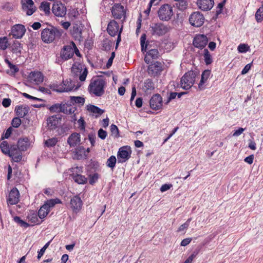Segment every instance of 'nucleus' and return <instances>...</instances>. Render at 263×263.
<instances>
[{
	"mask_svg": "<svg viewBox=\"0 0 263 263\" xmlns=\"http://www.w3.org/2000/svg\"><path fill=\"white\" fill-rule=\"evenodd\" d=\"M105 82L101 78L92 79L88 86L90 94L96 97H101L104 93Z\"/></svg>",
	"mask_w": 263,
	"mask_h": 263,
	"instance_id": "nucleus-1",
	"label": "nucleus"
},
{
	"mask_svg": "<svg viewBox=\"0 0 263 263\" xmlns=\"http://www.w3.org/2000/svg\"><path fill=\"white\" fill-rule=\"evenodd\" d=\"M61 35L60 31L53 27L44 29L41 33L42 39L46 43H51L56 37H59Z\"/></svg>",
	"mask_w": 263,
	"mask_h": 263,
	"instance_id": "nucleus-2",
	"label": "nucleus"
},
{
	"mask_svg": "<svg viewBox=\"0 0 263 263\" xmlns=\"http://www.w3.org/2000/svg\"><path fill=\"white\" fill-rule=\"evenodd\" d=\"M197 73L190 70L186 72L181 78L180 87L185 90L190 89L196 81Z\"/></svg>",
	"mask_w": 263,
	"mask_h": 263,
	"instance_id": "nucleus-3",
	"label": "nucleus"
},
{
	"mask_svg": "<svg viewBox=\"0 0 263 263\" xmlns=\"http://www.w3.org/2000/svg\"><path fill=\"white\" fill-rule=\"evenodd\" d=\"M107 31L111 36L118 35L116 42V46H117L121 40V34L122 32V27L119 29V25L118 23L115 20H112L108 24Z\"/></svg>",
	"mask_w": 263,
	"mask_h": 263,
	"instance_id": "nucleus-4",
	"label": "nucleus"
},
{
	"mask_svg": "<svg viewBox=\"0 0 263 263\" xmlns=\"http://www.w3.org/2000/svg\"><path fill=\"white\" fill-rule=\"evenodd\" d=\"M174 14L173 7L168 4L162 5L158 11L159 19L162 21H168Z\"/></svg>",
	"mask_w": 263,
	"mask_h": 263,
	"instance_id": "nucleus-5",
	"label": "nucleus"
},
{
	"mask_svg": "<svg viewBox=\"0 0 263 263\" xmlns=\"http://www.w3.org/2000/svg\"><path fill=\"white\" fill-rule=\"evenodd\" d=\"M112 17L117 20L123 18L125 21L126 18V10L124 7L120 3L115 4L111 9Z\"/></svg>",
	"mask_w": 263,
	"mask_h": 263,
	"instance_id": "nucleus-6",
	"label": "nucleus"
},
{
	"mask_svg": "<svg viewBox=\"0 0 263 263\" xmlns=\"http://www.w3.org/2000/svg\"><path fill=\"white\" fill-rule=\"evenodd\" d=\"M151 34L154 36H162L169 31V27L161 23L152 24L149 28Z\"/></svg>",
	"mask_w": 263,
	"mask_h": 263,
	"instance_id": "nucleus-7",
	"label": "nucleus"
},
{
	"mask_svg": "<svg viewBox=\"0 0 263 263\" xmlns=\"http://www.w3.org/2000/svg\"><path fill=\"white\" fill-rule=\"evenodd\" d=\"M204 20L203 14L199 11L193 12L189 19L190 24L195 27H201L203 24Z\"/></svg>",
	"mask_w": 263,
	"mask_h": 263,
	"instance_id": "nucleus-8",
	"label": "nucleus"
},
{
	"mask_svg": "<svg viewBox=\"0 0 263 263\" xmlns=\"http://www.w3.org/2000/svg\"><path fill=\"white\" fill-rule=\"evenodd\" d=\"M73 47L75 43L71 42L68 45L64 46L60 52V57L64 61L71 59L73 55Z\"/></svg>",
	"mask_w": 263,
	"mask_h": 263,
	"instance_id": "nucleus-9",
	"label": "nucleus"
},
{
	"mask_svg": "<svg viewBox=\"0 0 263 263\" xmlns=\"http://www.w3.org/2000/svg\"><path fill=\"white\" fill-rule=\"evenodd\" d=\"M71 71L76 75H79V80L81 81H84L88 74V70L87 68L82 65H73Z\"/></svg>",
	"mask_w": 263,
	"mask_h": 263,
	"instance_id": "nucleus-10",
	"label": "nucleus"
},
{
	"mask_svg": "<svg viewBox=\"0 0 263 263\" xmlns=\"http://www.w3.org/2000/svg\"><path fill=\"white\" fill-rule=\"evenodd\" d=\"M23 11L27 15H31L36 9L32 0H21Z\"/></svg>",
	"mask_w": 263,
	"mask_h": 263,
	"instance_id": "nucleus-11",
	"label": "nucleus"
},
{
	"mask_svg": "<svg viewBox=\"0 0 263 263\" xmlns=\"http://www.w3.org/2000/svg\"><path fill=\"white\" fill-rule=\"evenodd\" d=\"M163 64L159 62H155L150 64L147 68V72L151 76H157L163 70Z\"/></svg>",
	"mask_w": 263,
	"mask_h": 263,
	"instance_id": "nucleus-12",
	"label": "nucleus"
},
{
	"mask_svg": "<svg viewBox=\"0 0 263 263\" xmlns=\"http://www.w3.org/2000/svg\"><path fill=\"white\" fill-rule=\"evenodd\" d=\"M26 32V29L24 25L16 24L11 28L10 35L15 39H21Z\"/></svg>",
	"mask_w": 263,
	"mask_h": 263,
	"instance_id": "nucleus-13",
	"label": "nucleus"
},
{
	"mask_svg": "<svg viewBox=\"0 0 263 263\" xmlns=\"http://www.w3.org/2000/svg\"><path fill=\"white\" fill-rule=\"evenodd\" d=\"M44 77L40 71H33L30 73L28 76V81L33 84H40L44 81Z\"/></svg>",
	"mask_w": 263,
	"mask_h": 263,
	"instance_id": "nucleus-14",
	"label": "nucleus"
},
{
	"mask_svg": "<svg viewBox=\"0 0 263 263\" xmlns=\"http://www.w3.org/2000/svg\"><path fill=\"white\" fill-rule=\"evenodd\" d=\"M208 42V38L204 34H197L193 40V44L195 47L202 49L205 47Z\"/></svg>",
	"mask_w": 263,
	"mask_h": 263,
	"instance_id": "nucleus-15",
	"label": "nucleus"
},
{
	"mask_svg": "<svg viewBox=\"0 0 263 263\" xmlns=\"http://www.w3.org/2000/svg\"><path fill=\"white\" fill-rule=\"evenodd\" d=\"M20 200V193L16 187L13 188L9 192L7 201L8 204H17Z\"/></svg>",
	"mask_w": 263,
	"mask_h": 263,
	"instance_id": "nucleus-16",
	"label": "nucleus"
},
{
	"mask_svg": "<svg viewBox=\"0 0 263 263\" xmlns=\"http://www.w3.org/2000/svg\"><path fill=\"white\" fill-rule=\"evenodd\" d=\"M151 108L158 110L162 106V98L159 94L153 95L149 101Z\"/></svg>",
	"mask_w": 263,
	"mask_h": 263,
	"instance_id": "nucleus-17",
	"label": "nucleus"
},
{
	"mask_svg": "<svg viewBox=\"0 0 263 263\" xmlns=\"http://www.w3.org/2000/svg\"><path fill=\"white\" fill-rule=\"evenodd\" d=\"M83 202L80 197L75 196L70 200V206L73 212L77 213L82 209Z\"/></svg>",
	"mask_w": 263,
	"mask_h": 263,
	"instance_id": "nucleus-18",
	"label": "nucleus"
},
{
	"mask_svg": "<svg viewBox=\"0 0 263 263\" xmlns=\"http://www.w3.org/2000/svg\"><path fill=\"white\" fill-rule=\"evenodd\" d=\"M52 11L55 15L60 17L64 16L66 13V9L62 3L54 4Z\"/></svg>",
	"mask_w": 263,
	"mask_h": 263,
	"instance_id": "nucleus-19",
	"label": "nucleus"
},
{
	"mask_svg": "<svg viewBox=\"0 0 263 263\" xmlns=\"http://www.w3.org/2000/svg\"><path fill=\"white\" fill-rule=\"evenodd\" d=\"M130 155V151L126 147L120 148L118 153V159L119 162H123L128 160Z\"/></svg>",
	"mask_w": 263,
	"mask_h": 263,
	"instance_id": "nucleus-20",
	"label": "nucleus"
},
{
	"mask_svg": "<svg viewBox=\"0 0 263 263\" xmlns=\"http://www.w3.org/2000/svg\"><path fill=\"white\" fill-rule=\"evenodd\" d=\"M213 0H197V5L203 11L211 10L214 5Z\"/></svg>",
	"mask_w": 263,
	"mask_h": 263,
	"instance_id": "nucleus-21",
	"label": "nucleus"
},
{
	"mask_svg": "<svg viewBox=\"0 0 263 263\" xmlns=\"http://www.w3.org/2000/svg\"><path fill=\"white\" fill-rule=\"evenodd\" d=\"M21 151L16 146H13L10 147V151L9 156L12 158V160L16 162H20L22 158Z\"/></svg>",
	"mask_w": 263,
	"mask_h": 263,
	"instance_id": "nucleus-22",
	"label": "nucleus"
},
{
	"mask_svg": "<svg viewBox=\"0 0 263 263\" xmlns=\"http://www.w3.org/2000/svg\"><path fill=\"white\" fill-rule=\"evenodd\" d=\"M81 141V136L80 134L72 133L68 138L67 142L71 147L75 146L79 144Z\"/></svg>",
	"mask_w": 263,
	"mask_h": 263,
	"instance_id": "nucleus-23",
	"label": "nucleus"
},
{
	"mask_svg": "<svg viewBox=\"0 0 263 263\" xmlns=\"http://www.w3.org/2000/svg\"><path fill=\"white\" fill-rule=\"evenodd\" d=\"M86 108L89 112H90L92 115L95 116L96 117H98L104 112V110L91 104L87 105Z\"/></svg>",
	"mask_w": 263,
	"mask_h": 263,
	"instance_id": "nucleus-24",
	"label": "nucleus"
},
{
	"mask_svg": "<svg viewBox=\"0 0 263 263\" xmlns=\"http://www.w3.org/2000/svg\"><path fill=\"white\" fill-rule=\"evenodd\" d=\"M30 144L28 138L26 137L18 140L16 147L21 151H25L29 147Z\"/></svg>",
	"mask_w": 263,
	"mask_h": 263,
	"instance_id": "nucleus-25",
	"label": "nucleus"
},
{
	"mask_svg": "<svg viewBox=\"0 0 263 263\" xmlns=\"http://www.w3.org/2000/svg\"><path fill=\"white\" fill-rule=\"evenodd\" d=\"M158 54L159 52L157 49H150L146 54L144 61L146 63L148 64L151 62L152 60L158 58Z\"/></svg>",
	"mask_w": 263,
	"mask_h": 263,
	"instance_id": "nucleus-26",
	"label": "nucleus"
},
{
	"mask_svg": "<svg viewBox=\"0 0 263 263\" xmlns=\"http://www.w3.org/2000/svg\"><path fill=\"white\" fill-rule=\"evenodd\" d=\"M211 75V71L209 70H205L202 73L201 78L199 83L198 84V88L200 90L204 89L205 83L207 81Z\"/></svg>",
	"mask_w": 263,
	"mask_h": 263,
	"instance_id": "nucleus-27",
	"label": "nucleus"
},
{
	"mask_svg": "<svg viewBox=\"0 0 263 263\" xmlns=\"http://www.w3.org/2000/svg\"><path fill=\"white\" fill-rule=\"evenodd\" d=\"M59 118L57 116L50 117L47 120V125L50 129H55L59 124Z\"/></svg>",
	"mask_w": 263,
	"mask_h": 263,
	"instance_id": "nucleus-28",
	"label": "nucleus"
},
{
	"mask_svg": "<svg viewBox=\"0 0 263 263\" xmlns=\"http://www.w3.org/2000/svg\"><path fill=\"white\" fill-rule=\"evenodd\" d=\"M154 84L153 81L148 79L144 81L142 86V90L146 93H149L154 89Z\"/></svg>",
	"mask_w": 263,
	"mask_h": 263,
	"instance_id": "nucleus-29",
	"label": "nucleus"
},
{
	"mask_svg": "<svg viewBox=\"0 0 263 263\" xmlns=\"http://www.w3.org/2000/svg\"><path fill=\"white\" fill-rule=\"evenodd\" d=\"M29 107L26 106L21 105L15 107L17 116L20 118L24 117L29 111Z\"/></svg>",
	"mask_w": 263,
	"mask_h": 263,
	"instance_id": "nucleus-30",
	"label": "nucleus"
},
{
	"mask_svg": "<svg viewBox=\"0 0 263 263\" xmlns=\"http://www.w3.org/2000/svg\"><path fill=\"white\" fill-rule=\"evenodd\" d=\"M61 86L64 89L67 88L68 89L66 90H64V92H67L71 91L73 89L74 85L71 80H66L63 81L62 83L61 84Z\"/></svg>",
	"mask_w": 263,
	"mask_h": 263,
	"instance_id": "nucleus-31",
	"label": "nucleus"
},
{
	"mask_svg": "<svg viewBox=\"0 0 263 263\" xmlns=\"http://www.w3.org/2000/svg\"><path fill=\"white\" fill-rule=\"evenodd\" d=\"M70 100L71 103L78 104L79 106H83L85 101L84 98L82 97L70 96Z\"/></svg>",
	"mask_w": 263,
	"mask_h": 263,
	"instance_id": "nucleus-32",
	"label": "nucleus"
},
{
	"mask_svg": "<svg viewBox=\"0 0 263 263\" xmlns=\"http://www.w3.org/2000/svg\"><path fill=\"white\" fill-rule=\"evenodd\" d=\"M61 203V201L58 198L52 199L47 200L44 203V205H46V207L48 209L50 210V208H53L56 204Z\"/></svg>",
	"mask_w": 263,
	"mask_h": 263,
	"instance_id": "nucleus-33",
	"label": "nucleus"
},
{
	"mask_svg": "<svg viewBox=\"0 0 263 263\" xmlns=\"http://www.w3.org/2000/svg\"><path fill=\"white\" fill-rule=\"evenodd\" d=\"M46 206L42 205L38 212V216L41 219L44 218L50 212V209H48Z\"/></svg>",
	"mask_w": 263,
	"mask_h": 263,
	"instance_id": "nucleus-34",
	"label": "nucleus"
},
{
	"mask_svg": "<svg viewBox=\"0 0 263 263\" xmlns=\"http://www.w3.org/2000/svg\"><path fill=\"white\" fill-rule=\"evenodd\" d=\"M49 87L50 89H51L53 91L58 92H63L64 90H66L68 89L66 88L64 89L61 86V84H58L56 83H53L52 84H50L49 85Z\"/></svg>",
	"mask_w": 263,
	"mask_h": 263,
	"instance_id": "nucleus-35",
	"label": "nucleus"
},
{
	"mask_svg": "<svg viewBox=\"0 0 263 263\" xmlns=\"http://www.w3.org/2000/svg\"><path fill=\"white\" fill-rule=\"evenodd\" d=\"M73 179L75 182L79 184H85L87 181V178L84 176L79 174L73 175Z\"/></svg>",
	"mask_w": 263,
	"mask_h": 263,
	"instance_id": "nucleus-36",
	"label": "nucleus"
},
{
	"mask_svg": "<svg viewBox=\"0 0 263 263\" xmlns=\"http://www.w3.org/2000/svg\"><path fill=\"white\" fill-rule=\"evenodd\" d=\"M22 48V45L18 41L14 42L12 46V50L13 53H20Z\"/></svg>",
	"mask_w": 263,
	"mask_h": 263,
	"instance_id": "nucleus-37",
	"label": "nucleus"
},
{
	"mask_svg": "<svg viewBox=\"0 0 263 263\" xmlns=\"http://www.w3.org/2000/svg\"><path fill=\"white\" fill-rule=\"evenodd\" d=\"M40 9L44 11L46 14H49L50 10V4L47 2H42L40 6Z\"/></svg>",
	"mask_w": 263,
	"mask_h": 263,
	"instance_id": "nucleus-38",
	"label": "nucleus"
},
{
	"mask_svg": "<svg viewBox=\"0 0 263 263\" xmlns=\"http://www.w3.org/2000/svg\"><path fill=\"white\" fill-rule=\"evenodd\" d=\"M203 52L204 60L206 65H209L211 64L213 62V60L209 50L207 49H204Z\"/></svg>",
	"mask_w": 263,
	"mask_h": 263,
	"instance_id": "nucleus-39",
	"label": "nucleus"
},
{
	"mask_svg": "<svg viewBox=\"0 0 263 263\" xmlns=\"http://www.w3.org/2000/svg\"><path fill=\"white\" fill-rule=\"evenodd\" d=\"M9 45L7 37H0V49L5 50L8 48Z\"/></svg>",
	"mask_w": 263,
	"mask_h": 263,
	"instance_id": "nucleus-40",
	"label": "nucleus"
},
{
	"mask_svg": "<svg viewBox=\"0 0 263 263\" xmlns=\"http://www.w3.org/2000/svg\"><path fill=\"white\" fill-rule=\"evenodd\" d=\"M64 105H62L59 104H55L52 105L50 107V111H53V112H64Z\"/></svg>",
	"mask_w": 263,
	"mask_h": 263,
	"instance_id": "nucleus-41",
	"label": "nucleus"
},
{
	"mask_svg": "<svg viewBox=\"0 0 263 263\" xmlns=\"http://www.w3.org/2000/svg\"><path fill=\"white\" fill-rule=\"evenodd\" d=\"M76 155L78 159H81L86 156V149L84 147L81 146L76 149Z\"/></svg>",
	"mask_w": 263,
	"mask_h": 263,
	"instance_id": "nucleus-42",
	"label": "nucleus"
},
{
	"mask_svg": "<svg viewBox=\"0 0 263 263\" xmlns=\"http://www.w3.org/2000/svg\"><path fill=\"white\" fill-rule=\"evenodd\" d=\"M117 162V159L115 156H110L106 161V165L108 167L113 169Z\"/></svg>",
	"mask_w": 263,
	"mask_h": 263,
	"instance_id": "nucleus-43",
	"label": "nucleus"
},
{
	"mask_svg": "<svg viewBox=\"0 0 263 263\" xmlns=\"http://www.w3.org/2000/svg\"><path fill=\"white\" fill-rule=\"evenodd\" d=\"M1 149L2 152L5 154H9L10 151V148H9L8 142L6 141H4L1 142L0 145Z\"/></svg>",
	"mask_w": 263,
	"mask_h": 263,
	"instance_id": "nucleus-44",
	"label": "nucleus"
},
{
	"mask_svg": "<svg viewBox=\"0 0 263 263\" xmlns=\"http://www.w3.org/2000/svg\"><path fill=\"white\" fill-rule=\"evenodd\" d=\"M146 35L145 33L143 34L140 37V44L141 46V50L145 51L147 48V45L146 43Z\"/></svg>",
	"mask_w": 263,
	"mask_h": 263,
	"instance_id": "nucleus-45",
	"label": "nucleus"
},
{
	"mask_svg": "<svg viewBox=\"0 0 263 263\" xmlns=\"http://www.w3.org/2000/svg\"><path fill=\"white\" fill-rule=\"evenodd\" d=\"M255 18L257 22H260L263 19V7L259 8L256 12Z\"/></svg>",
	"mask_w": 263,
	"mask_h": 263,
	"instance_id": "nucleus-46",
	"label": "nucleus"
},
{
	"mask_svg": "<svg viewBox=\"0 0 263 263\" xmlns=\"http://www.w3.org/2000/svg\"><path fill=\"white\" fill-rule=\"evenodd\" d=\"M250 47L247 44H240L237 47V50L240 53H245L248 51Z\"/></svg>",
	"mask_w": 263,
	"mask_h": 263,
	"instance_id": "nucleus-47",
	"label": "nucleus"
},
{
	"mask_svg": "<svg viewBox=\"0 0 263 263\" xmlns=\"http://www.w3.org/2000/svg\"><path fill=\"white\" fill-rule=\"evenodd\" d=\"M58 142V139L56 138H52L46 140L45 142V145L48 147L54 146Z\"/></svg>",
	"mask_w": 263,
	"mask_h": 263,
	"instance_id": "nucleus-48",
	"label": "nucleus"
},
{
	"mask_svg": "<svg viewBox=\"0 0 263 263\" xmlns=\"http://www.w3.org/2000/svg\"><path fill=\"white\" fill-rule=\"evenodd\" d=\"M14 220L15 222L19 224L21 227L24 228H27L29 227V224L24 221L22 220L20 217L15 216L14 217Z\"/></svg>",
	"mask_w": 263,
	"mask_h": 263,
	"instance_id": "nucleus-49",
	"label": "nucleus"
},
{
	"mask_svg": "<svg viewBox=\"0 0 263 263\" xmlns=\"http://www.w3.org/2000/svg\"><path fill=\"white\" fill-rule=\"evenodd\" d=\"M50 243V241H49L47 243H46L45 245V246L40 250V251L38 252V255H37L38 259H40L44 255L46 250L48 247Z\"/></svg>",
	"mask_w": 263,
	"mask_h": 263,
	"instance_id": "nucleus-50",
	"label": "nucleus"
},
{
	"mask_svg": "<svg viewBox=\"0 0 263 263\" xmlns=\"http://www.w3.org/2000/svg\"><path fill=\"white\" fill-rule=\"evenodd\" d=\"M20 117H16L13 119L12 121V125L13 127L17 128L20 126L21 124V120Z\"/></svg>",
	"mask_w": 263,
	"mask_h": 263,
	"instance_id": "nucleus-51",
	"label": "nucleus"
},
{
	"mask_svg": "<svg viewBox=\"0 0 263 263\" xmlns=\"http://www.w3.org/2000/svg\"><path fill=\"white\" fill-rule=\"evenodd\" d=\"M107 132L102 128H100L98 132V137L102 140H104L107 136Z\"/></svg>",
	"mask_w": 263,
	"mask_h": 263,
	"instance_id": "nucleus-52",
	"label": "nucleus"
},
{
	"mask_svg": "<svg viewBox=\"0 0 263 263\" xmlns=\"http://www.w3.org/2000/svg\"><path fill=\"white\" fill-rule=\"evenodd\" d=\"M98 178H99V175L97 173H95L92 175H90V178H89V183L90 184H93L98 180Z\"/></svg>",
	"mask_w": 263,
	"mask_h": 263,
	"instance_id": "nucleus-53",
	"label": "nucleus"
},
{
	"mask_svg": "<svg viewBox=\"0 0 263 263\" xmlns=\"http://www.w3.org/2000/svg\"><path fill=\"white\" fill-rule=\"evenodd\" d=\"M88 139L89 140L92 146H95L96 143V137L94 134H89L88 135Z\"/></svg>",
	"mask_w": 263,
	"mask_h": 263,
	"instance_id": "nucleus-54",
	"label": "nucleus"
},
{
	"mask_svg": "<svg viewBox=\"0 0 263 263\" xmlns=\"http://www.w3.org/2000/svg\"><path fill=\"white\" fill-rule=\"evenodd\" d=\"M173 186L172 184H163L160 187V191L161 192H165L170 189Z\"/></svg>",
	"mask_w": 263,
	"mask_h": 263,
	"instance_id": "nucleus-55",
	"label": "nucleus"
},
{
	"mask_svg": "<svg viewBox=\"0 0 263 263\" xmlns=\"http://www.w3.org/2000/svg\"><path fill=\"white\" fill-rule=\"evenodd\" d=\"M198 253L194 252L192 255H191L184 262V263H191L194 259V258L196 257Z\"/></svg>",
	"mask_w": 263,
	"mask_h": 263,
	"instance_id": "nucleus-56",
	"label": "nucleus"
},
{
	"mask_svg": "<svg viewBox=\"0 0 263 263\" xmlns=\"http://www.w3.org/2000/svg\"><path fill=\"white\" fill-rule=\"evenodd\" d=\"M192 239L191 238H186L183 239L180 243L181 246L185 247L189 245L192 241Z\"/></svg>",
	"mask_w": 263,
	"mask_h": 263,
	"instance_id": "nucleus-57",
	"label": "nucleus"
},
{
	"mask_svg": "<svg viewBox=\"0 0 263 263\" xmlns=\"http://www.w3.org/2000/svg\"><path fill=\"white\" fill-rule=\"evenodd\" d=\"M251 67V64H247L245 67L243 68V69L241 71V74H245L247 73L248 72V71L250 70Z\"/></svg>",
	"mask_w": 263,
	"mask_h": 263,
	"instance_id": "nucleus-58",
	"label": "nucleus"
},
{
	"mask_svg": "<svg viewBox=\"0 0 263 263\" xmlns=\"http://www.w3.org/2000/svg\"><path fill=\"white\" fill-rule=\"evenodd\" d=\"M245 130V128H243L242 127L239 128L237 130H236L234 133L233 134V136L237 137L240 135Z\"/></svg>",
	"mask_w": 263,
	"mask_h": 263,
	"instance_id": "nucleus-59",
	"label": "nucleus"
},
{
	"mask_svg": "<svg viewBox=\"0 0 263 263\" xmlns=\"http://www.w3.org/2000/svg\"><path fill=\"white\" fill-rule=\"evenodd\" d=\"M253 159H254V156H253V155H250L249 156L245 158L244 159V161L245 162H246L249 164H252V163L253 162Z\"/></svg>",
	"mask_w": 263,
	"mask_h": 263,
	"instance_id": "nucleus-60",
	"label": "nucleus"
},
{
	"mask_svg": "<svg viewBox=\"0 0 263 263\" xmlns=\"http://www.w3.org/2000/svg\"><path fill=\"white\" fill-rule=\"evenodd\" d=\"M224 4V2L220 3L218 4V5L217 6V10H216L217 15H218L221 13L222 9L223 7Z\"/></svg>",
	"mask_w": 263,
	"mask_h": 263,
	"instance_id": "nucleus-61",
	"label": "nucleus"
},
{
	"mask_svg": "<svg viewBox=\"0 0 263 263\" xmlns=\"http://www.w3.org/2000/svg\"><path fill=\"white\" fill-rule=\"evenodd\" d=\"M23 96L27 98V99H31V100H38V101H42V99H39V98H36V97H33L32 96H30L29 95H28V93H23Z\"/></svg>",
	"mask_w": 263,
	"mask_h": 263,
	"instance_id": "nucleus-62",
	"label": "nucleus"
},
{
	"mask_svg": "<svg viewBox=\"0 0 263 263\" xmlns=\"http://www.w3.org/2000/svg\"><path fill=\"white\" fill-rule=\"evenodd\" d=\"M11 100L10 99H4L3 100V102H2V105H3V106H4L5 107H9L10 104H11Z\"/></svg>",
	"mask_w": 263,
	"mask_h": 263,
	"instance_id": "nucleus-63",
	"label": "nucleus"
},
{
	"mask_svg": "<svg viewBox=\"0 0 263 263\" xmlns=\"http://www.w3.org/2000/svg\"><path fill=\"white\" fill-rule=\"evenodd\" d=\"M189 226H187V223H183L181 225L178 229L177 232H182L185 231L187 228Z\"/></svg>",
	"mask_w": 263,
	"mask_h": 263,
	"instance_id": "nucleus-64",
	"label": "nucleus"
}]
</instances>
